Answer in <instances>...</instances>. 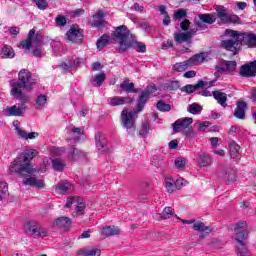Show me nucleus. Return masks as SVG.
I'll return each mask as SVG.
<instances>
[{"label":"nucleus","mask_w":256,"mask_h":256,"mask_svg":"<svg viewBox=\"0 0 256 256\" xmlns=\"http://www.w3.org/2000/svg\"><path fill=\"white\" fill-rule=\"evenodd\" d=\"M215 9L216 13L218 14V18L221 20L222 23H225V20L229 15L227 8H225V6L218 5Z\"/></svg>","instance_id":"obj_36"},{"label":"nucleus","mask_w":256,"mask_h":256,"mask_svg":"<svg viewBox=\"0 0 256 256\" xmlns=\"http://www.w3.org/2000/svg\"><path fill=\"white\" fill-rule=\"evenodd\" d=\"M210 143L212 145L213 148L217 147V145H219V138L217 137H212L210 139Z\"/></svg>","instance_id":"obj_63"},{"label":"nucleus","mask_w":256,"mask_h":256,"mask_svg":"<svg viewBox=\"0 0 256 256\" xmlns=\"http://www.w3.org/2000/svg\"><path fill=\"white\" fill-rule=\"evenodd\" d=\"M71 205H75L77 215H85V202L82 198L77 196L68 198L65 207L69 209Z\"/></svg>","instance_id":"obj_11"},{"label":"nucleus","mask_w":256,"mask_h":256,"mask_svg":"<svg viewBox=\"0 0 256 256\" xmlns=\"http://www.w3.org/2000/svg\"><path fill=\"white\" fill-rule=\"evenodd\" d=\"M246 109L247 103H245V101H239L234 112V117H236L237 119H245Z\"/></svg>","instance_id":"obj_26"},{"label":"nucleus","mask_w":256,"mask_h":256,"mask_svg":"<svg viewBox=\"0 0 256 256\" xmlns=\"http://www.w3.org/2000/svg\"><path fill=\"white\" fill-rule=\"evenodd\" d=\"M193 124V118H180L173 124L174 133L183 132L186 137L190 139L195 137V132L193 128H190Z\"/></svg>","instance_id":"obj_8"},{"label":"nucleus","mask_w":256,"mask_h":256,"mask_svg":"<svg viewBox=\"0 0 256 256\" xmlns=\"http://www.w3.org/2000/svg\"><path fill=\"white\" fill-rule=\"evenodd\" d=\"M194 160L198 163L199 167H208V165H211V156L205 154L202 150L196 153Z\"/></svg>","instance_id":"obj_18"},{"label":"nucleus","mask_w":256,"mask_h":256,"mask_svg":"<svg viewBox=\"0 0 256 256\" xmlns=\"http://www.w3.org/2000/svg\"><path fill=\"white\" fill-rule=\"evenodd\" d=\"M103 17H105V12L101 10L94 14V21L92 23L93 27H103V25H105V20L103 19Z\"/></svg>","instance_id":"obj_31"},{"label":"nucleus","mask_w":256,"mask_h":256,"mask_svg":"<svg viewBox=\"0 0 256 256\" xmlns=\"http://www.w3.org/2000/svg\"><path fill=\"white\" fill-rule=\"evenodd\" d=\"M54 227H59V229H63L67 231L71 227V218L69 217H60L54 220L53 222Z\"/></svg>","instance_id":"obj_21"},{"label":"nucleus","mask_w":256,"mask_h":256,"mask_svg":"<svg viewBox=\"0 0 256 256\" xmlns=\"http://www.w3.org/2000/svg\"><path fill=\"white\" fill-rule=\"evenodd\" d=\"M187 16V11L183 10V9H180V10H177L175 13H174V19H183V17H186Z\"/></svg>","instance_id":"obj_54"},{"label":"nucleus","mask_w":256,"mask_h":256,"mask_svg":"<svg viewBox=\"0 0 256 256\" xmlns=\"http://www.w3.org/2000/svg\"><path fill=\"white\" fill-rule=\"evenodd\" d=\"M51 161L54 171H63V169L65 168V162H63L61 159L56 158Z\"/></svg>","instance_id":"obj_41"},{"label":"nucleus","mask_w":256,"mask_h":256,"mask_svg":"<svg viewBox=\"0 0 256 256\" xmlns=\"http://www.w3.org/2000/svg\"><path fill=\"white\" fill-rule=\"evenodd\" d=\"M24 231H26L31 237L37 239V237H47L49 231L37 224L35 221L26 222L24 225Z\"/></svg>","instance_id":"obj_9"},{"label":"nucleus","mask_w":256,"mask_h":256,"mask_svg":"<svg viewBox=\"0 0 256 256\" xmlns=\"http://www.w3.org/2000/svg\"><path fill=\"white\" fill-rule=\"evenodd\" d=\"M23 184L36 187V189H43L45 187L43 180H38L35 177L24 178Z\"/></svg>","instance_id":"obj_25"},{"label":"nucleus","mask_w":256,"mask_h":256,"mask_svg":"<svg viewBox=\"0 0 256 256\" xmlns=\"http://www.w3.org/2000/svg\"><path fill=\"white\" fill-rule=\"evenodd\" d=\"M47 105V95L40 94L37 96L35 100V108L36 109H43Z\"/></svg>","instance_id":"obj_38"},{"label":"nucleus","mask_w":256,"mask_h":256,"mask_svg":"<svg viewBox=\"0 0 256 256\" xmlns=\"http://www.w3.org/2000/svg\"><path fill=\"white\" fill-rule=\"evenodd\" d=\"M32 1L41 11H45V9L49 7V3L47 2V0H32Z\"/></svg>","instance_id":"obj_45"},{"label":"nucleus","mask_w":256,"mask_h":256,"mask_svg":"<svg viewBox=\"0 0 256 256\" xmlns=\"http://www.w3.org/2000/svg\"><path fill=\"white\" fill-rule=\"evenodd\" d=\"M196 75H197V72H195V70H190L184 73V77L186 79H192V77H196Z\"/></svg>","instance_id":"obj_58"},{"label":"nucleus","mask_w":256,"mask_h":256,"mask_svg":"<svg viewBox=\"0 0 256 256\" xmlns=\"http://www.w3.org/2000/svg\"><path fill=\"white\" fill-rule=\"evenodd\" d=\"M61 68L63 69V71H66V73H69V71L73 69V62L70 61L68 63H62Z\"/></svg>","instance_id":"obj_55"},{"label":"nucleus","mask_w":256,"mask_h":256,"mask_svg":"<svg viewBox=\"0 0 256 256\" xmlns=\"http://www.w3.org/2000/svg\"><path fill=\"white\" fill-rule=\"evenodd\" d=\"M120 89L126 91V93H139V90L135 88V84L133 82L129 83V80H124L120 84Z\"/></svg>","instance_id":"obj_30"},{"label":"nucleus","mask_w":256,"mask_h":256,"mask_svg":"<svg viewBox=\"0 0 256 256\" xmlns=\"http://www.w3.org/2000/svg\"><path fill=\"white\" fill-rule=\"evenodd\" d=\"M13 127H14V129L16 131V135H17V137H19V139H25L26 141H28V139H37V137H39V133H37V132L28 133L23 128H21V123H19V121H14Z\"/></svg>","instance_id":"obj_12"},{"label":"nucleus","mask_w":256,"mask_h":256,"mask_svg":"<svg viewBox=\"0 0 256 256\" xmlns=\"http://www.w3.org/2000/svg\"><path fill=\"white\" fill-rule=\"evenodd\" d=\"M214 99L221 105L222 107H227V94L221 91H214L212 92Z\"/></svg>","instance_id":"obj_32"},{"label":"nucleus","mask_w":256,"mask_h":256,"mask_svg":"<svg viewBox=\"0 0 256 256\" xmlns=\"http://www.w3.org/2000/svg\"><path fill=\"white\" fill-rule=\"evenodd\" d=\"M199 19H201L208 25H213L217 18L213 14H200Z\"/></svg>","instance_id":"obj_40"},{"label":"nucleus","mask_w":256,"mask_h":256,"mask_svg":"<svg viewBox=\"0 0 256 256\" xmlns=\"http://www.w3.org/2000/svg\"><path fill=\"white\" fill-rule=\"evenodd\" d=\"M27 109V106L25 104H20V105H13V106H7L3 110V114L6 117H23L25 115V111Z\"/></svg>","instance_id":"obj_10"},{"label":"nucleus","mask_w":256,"mask_h":256,"mask_svg":"<svg viewBox=\"0 0 256 256\" xmlns=\"http://www.w3.org/2000/svg\"><path fill=\"white\" fill-rule=\"evenodd\" d=\"M187 110L189 113H192V115H197V113H200L201 111V106H199L197 103H193L188 106Z\"/></svg>","instance_id":"obj_49"},{"label":"nucleus","mask_w":256,"mask_h":256,"mask_svg":"<svg viewBox=\"0 0 256 256\" xmlns=\"http://www.w3.org/2000/svg\"><path fill=\"white\" fill-rule=\"evenodd\" d=\"M64 152H65V150L63 148H53L50 153H51V155H55L56 157H58L59 155H61Z\"/></svg>","instance_id":"obj_56"},{"label":"nucleus","mask_w":256,"mask_h":256,"mask_svg":"<svg viewBox=\"0 0 256 256\" xmlns=\"http://www.w3.org/2000/svg\"><path fill=\"white\" fill-rule=\"evenodd\" d=\"M158 111H171V105L165 104L163 101H158L156 104Z\"/></svg>","instance_id":"obj_51"},{"label":"nucleus","mask_w":256,"mask_h":256,"mask_svg":"<svg viewBox=\"0 0 256 256\" xmlns=\"http://www.w3.org/2000/svg\"><path fill=\"white\" fill-rule=\"evenodd\" d=\"M107 43H109V36L104 34L101 38L97 40V49L101 51L104 47H107Z\"/></svg>","instance_id":"obj_42"},{"label":"nucleus","mask_w":256,"mask_h":256,"mask_svg":"<svg viewBox=\"0 0 256 256\" xmlns=\"http://www.w3.org/2000/svg\"><path fill=\"white\" fill-rule=\"evenodd\" d=\"M66 37L72 43H81L83 41V31L77 26H72L66 33Z\"/></svg>","instance_id":"obj_14"},{"label":"nucleus","mask_w":256,"mask_h":256,"mask_svg":"<svg viewBox=\"0 0 256 256\" xmlns=\"http://www.w3.org/2000/svg\"><path fill=\"white\" fill-rule=\"evenodd\" d=\"M179 221L186 225H193L194 231H198L199 233H211V228L209 226H205V223L201 221L195 222V219H190V220H184L181 218H178Z\"/></svg>","instance_id":"obj_13"},{"label":"nucleus","mask_w":256,"mask_h":256,"mask_svg":"<svg viewBox=\"0 0 256 256\" xmlns=\"http://www.w3.org/2000/svg\"><path fill=\"white\" fill-rule=\"evenodd\" d=\"M132 11H145V8L141 5H139V3H135L133 6H132Z\"/></svg>","instance_id":"obj_59"},{"label":"nucleus","mask_w":256,"mask_h":256,"mask_svg":"<svg viewBox=\"0 0 256 256\" xmlns=\"http://www.w3.org/2000/svg\"><path fill=\"white\" fill-rule=\"evenodd\" d=\"M197 33V30H190L188 32H181V33H176L174 35V39L176 43H184L185 41H189L193 35Z\"/></svg>","instance_id":"obj_22"},{"label":"nucleus","mask_w":256,"mask_h":256,"mask_svg":"<svg viewBox=\"0 0 256 256\" xmlns=\"http://www.w3.org/2000/svg\"><path fill=\"white\" fill-rule=\"evenodd\" d=\"M95 141L98 151L107 149V138L102 133H97L95 135Z\"/></svg>","instance_id":"obj_28"},{"label":"nucleus","mask_w":256,"mask_h":256,"mask_svg":"<svg viewBox=\"0 0 256 256\" xmlns=\"http://www.w3.org/2000/svg\"><path fill=\"white\" fill-rule=\"evenodd\" d=\"M194 23L199 31H205L207 29V24L198 16V19L196 18L194 20Z\"/></svg>","instance_id":"obj_50"},{"label":"nucleus","mask_w":256,"mask_h":256,"mask_svg":"<svg viewBox=\"0 0 256 256\" xmlns=\"http://www.w3.org/2000/svg\"><path fill=\"white\" fill-rule=\"evenodd\" d=\"M55 22L58 27H65V25H67V18H65V16L59 15L56 17Z\"/></svg>","instance_id":"obj_52"},{"label":"nucleus","mask_w":256,"mask_h":256,"mask_svg":"<svg viewBox=\"0 0 256 256\" xmlns=\"http://www.w3.org/2000/svg\"><path fill=\"white\" fill-rule=\"evenodd\" d=\"M224 23H241V18L235 14H228Z\"/></svg>","instance_id":"obj_47"},{"label":"nucleus","mask_w":256,"mask_h":256,"mask_svg":"<svg viewBox=\"0 0 256 256\" xmlns=\"http://www.w3.org/2000/svg\"><path fill=\"white\" fill-rule=\"evenodd\" d=\"M38 155L39 151L37 149L24 150L23 153L18 155V157H16V159L10 164V173H17L18 175H21V177H23L25 173H35V168H33L30 161Z\"/></svg>","instance_id":"obj_4"},{"label":"nucleus","mask_w":256,"mask_h":256,"mask_svg":"<svg viewBox=\"0 0 256 256\" xmlns=\"http://www.w3.org/2000/svg\"><path fill=\"white\" fill-rule=\"evenodd\" d=\"M1 55L5 59H13V57H15V51L11 46H4L2 48Z\"/></svg>","instance_id":"obj_39"},{"label":"nucleus","mask_w":256,"mask_h":256,"mask_svg":"<svg viewBox=\"0 0 256 256\" xmlns=\"http://www.w3.org/2000/svg\"><path fill=\"white\" fill-rule=\"evenodd\" d=\"M188 61L191 67H194V65H201V63H205L206 61H211V56L208 52H201L192 56Z\"/></svg>","instance_id":"obj_15"},{"label":"nucleus","mask_w":256,"mask_h":256,"mask_svg":"<svg viewBox=\"0 0 256 256\" xmlns=\"http://www.w3.org/2000/svg\"><path fill=\"white\" fill-rule=\"evenodd\" d=\"M191 67V63L189 60L179 62L174 64L173 69L177 71V73H183V71H186V69H189Z\"/></svg>","instance_id":"obj_37"},{"label":"nucleus","mask_w":256,"mask_h":256,"mask_svg":"<svg viewBox=\"0 0 256 256\" xmlns=\"http://www.w3.org/2000/svg\"><path fill=\"white\" fill-rule=\"evenodd\" d=\"M78 255L82 256H101V249L95 247H84L78 250Z\"/></svg>","instance_id":"obj_24"},{"label":"nucleus","mask_w":256,"mask_h":256,"mask_svg":"<svg viewBox=\"0 0 256 256\" xmlns=\"http://www.w3.org/2000/svg\"><path fill=\"white\" fill-rule=\"evenodd\" d=\"M201 87H207V83H205L203 80H200L196 85H186L182 88V91H185L186 93H194V91H197V89H201Z\"/></svg>","instance_id":"obj_33"},{"label":"nucleus","mask_w":256,"mask_h":256,"mask_svg":"<svg viewBox=\"0 0 256 256\" xmlns=\"http://www.w3.org/2000/svg\"><path fill=\"white\" fill-rule=\"evenodd\" d=\"M155 91H157V87L155 85H149L147 89L140 95L136 110H122L120 120L122 127L128 131L129 135H133L135 133V119H137L139 113L145 109L147 99H149V97H153Z\"/></svg>","instance_id":"obj_1"},{"label":"nucleus","mask_w":256,"mask_h":256,"mask_svg":"<svg viewBox=\"0 0 256 256\" xmlns=\"http://www.w3.org/2000/svg\"><path fill=\"white\" fill-rule=\"evenodd\" d=\"M175 185H176V189H181V187H185L186 185H189V182L184 178H178L175 181Z\"/></svg>","instance_id":"obj_53"},{"label":"nucleus","mask_w":256,"mask_h":256,"mask_svg":"<svg viewBox=\"0 0 256 256\" xmlns=\"http://www.w3.org/2000/svg\"><path fill=\"white\" fill-rule=\"evenodd\" d=\"M37 85V79L33 78L31 71L28 69H22L18 73V81L13 80L11 82V96L15 97L19 101H27V96L23 91H33Z\"/></svg>","instance_id":"obj_3"},{"label":"nucleus","mask_w":256,"mask_h":256,"mask_svg":"<svg viewBox=\"0 0 256 256\" xmlns=\"http://www.w3.org/2000/svg\"><path fill=\"white\" fill-rule=\"evenodd\" d=\"M234 231L236 233L237 255L250 256L247 243L245 242V239H247V222H238L234 227Z\"/></svg>","instance_id":"obj_5"},{"label":"nucleus","mask_w":256,"mask_h":256,"mask_svg":"<svg viewBox=\"0 0 256 256\" xmlns=\"http://www.w3.org/2000/svg\"><path fill=\"white\" fill-rule=\"evenodd\" d=\"M237 67V62L223 60L219 66H216L217 73H231Z\"/></svg>","instance_id":"obj_17"},{"label":"nucleus","mask_w":256,"mask_h":256,"mask_svg":"<svg viewBox=\"0 0 256 256\" xmlns=\"http://www.w3.org/2000/svg\"><path fill=\"white\" fill-rule=\"evenodd\" d=\"M41 45H43V36L41 34L35 35V30L32 29L28 33V39L26 41L20 42L19 48L29 51V49L33 47V55L35 57H41Z\"/></svg>","instance_id":"obj_6"},{"label":"nucleus","mask_w":256,"mask_h":256,"mask_svg":"<svg viewBox=\"0 0 256 256\" xmlns=\"http://www.w3.org/2000/svg\"><path fill=\"white\" fill-rule=\"evenodd\" d=\"M225 35L226 37H231V39L222 41L221 45L226 51H231L233 55L239 53L241 45L256 47V34L239 33L238 31L227 29Z\"/></svg>","instance_id":"obj_2"},{"label":"nucleus","mask_w":256,"mask_h":256,"mask_svg":"<svg viewBox=\"0 0 256 256\" xmlns=\"http://www.w3.org/2000/svg\"><path fill=\"white\" fill-rule=\"evenodd\" d=\"M174 165L176 169H180L181 171H183V169H185V167L187 166V158H183V157L176 158L174 161Z\"/></svg>","instance_id":"obj_43"},{"label":"nucleus","mask_w":256,"mask_h":256,"mask_svg":"<svg viewBox=\"0 0 256 256\" xmlns=\"http://www.w3.org/2000/svg\"><path fill=\"white\" fill-rule=\"evenodd\" d=\"M73 189H75V187L68 181H63L56 185V193H58V195H66V193H71Z\"/></svg>","instance_id":"obj_20"},{"label":"nucleus","mask_w":256,"mask_h":256,"mask_svg":"<svg viewBox=\"0 0 256 256\" xmlns=\"http://www.w3.org/2000/svg\"><path fill=\"white\" fill-rule=\"evenodd\" d=\"M71 62H72L73 67L83 65V59H81V58H75Z\"/></svg>","instance_id":"obj_61"},{"label":"nucleus","mask_w":256,"mask_h":256,"mask_svg":"<svg viewBox=\"0 0 256 256\" xmlns=\"http://www.w3.org/2000/svg\"><path fill=\"white\" fill-rule=\"evenodd\" d=\"M229 149H230V157L231 159H238L239 158V150L241 147L237 144L236 141L229 142Z\"/></svg>","instance_id":"obj_34"},{"label":"nucleus","mask_w":256,"mask_h":256,"mask_svg":"<svg viewBox=\"0 0 256 256\" xmlns=\"http://www.w3.org/2000/svg\"><path fill=\"white\" fill-rule=\"evenodd\" d=\"M108 105L110 107H119L121 105H127L129 103H133V100L130 97H121V96H114L107 99Z\"/></svg>","instance_id":"obj_16"},{"label":"nucleus","mask_w":256,"mask_h":256,"mask_svg":"<svg viewBox=\"0 0 256 256\" xmlns=\"http://www.w3.org/2000/svg\"><path fill=\"white\" fill-rule=\"evenodd\" d=\"M128 45L129 49L130 47H133L138 53H145L147 51V46L141 42H138L135 37L131 38V40L128 42Z\"/></svg>","instance_id":"obj_29"},{"label":"nucleus","mask_w":256,"mask_h":256,"mask_svg":"<svg viewBox=\"0 0 256 256\" xmlns=\"http://www.w3.org/2000/svg\"><path fill=\"white\" fill-rule=\"evenodd\" d=\"M100 233L103 237H111L113 235H119L121 230L117 226H106L102 228Z\"/></svg>","instance_id":"obj_27"},{"label":"nucleus","mask_w":256,"mask_h":256,"mask_svg":"<svg viewBox=\"0 0 256 256\" xmlns=\"http://www.w3.org/2000/svg\"><path fill=\"white\" fill-rule=\"evenodd\" d=\"M207 127H209V122H201L199 124V131H207Z\"/></svg>","instance_id":"obj_60"},{"label":"nucleus","mask_w":256,"mask_h":256,"mask_svg":"<svg viewBox=\"0 0 256 256\" xmlns=\"http://www.w3.org/2000/svg\"><path fill=\"white\" fill-rule=\"evenodd\" d=\"M173 215V209L171 207H165L160 214L161 219H169Z\"/></svg>","instance_id":"obj_48"},{"label":"nucleus","mask_w":256,"mask_h":256,"mask_svg":"<svg viewBox=\"0 0 256 256\" xmlns=\"http://www.w3.org/2000/svg\"><path fill=\"white\" fill-rule=\"evenodd\" d=\"M9 199V186L7 182H0V201H7Z\"/></svg>","instance_id":"obj_35"},{"label":"nucleus","mask_w":256,"mask_h":256,"mask_svg":"<svg viewBox=\"0 0 256 256\" xmlns=\"http://www.w3.org/2000/svg\"><path fill=\"white\" fill-rule=\"evenodd\" d=\"M240 75L242 77H255L256 75V60L250 64L243 65L240 68Z\"/></svg>","instance_id":"obj_19"},{"label":"nucleus","mask_w":256,"mask_h":256,"mask_svg":"<svg viewBox=\"0 0 256 256\" xmlns=\"http://www.w3.org/2000/svg\"><path fill=\"white\" fill-rule=\"evenodd\" d=\"M165 187L168 193H173V191H175V188H177V186L175 185V180L173 178H166Z\"/></svg>","instance_id":"obj_44"},{"label":"nucleus","mask_w":256,"mask_h":256,"mask_svg":"<svg viewBox=\"0 0 256 256\" xmlns=\"http://www.w3.org/2000/svg\"><path fill=\"white\" fill-rule=\"evenodd\" d=\"M93 81L96 83L95 87H101L103 85V82L105 81V74L101 73L94 76Z\"/></svg>","instance_id":"obj_46"},{"label":"nucleus","mask_w":256,"mask_h":256,"mask_svg":"<svg viewBox=\"0 0 256 256\" xmlns=\"http://www.w3.org/2000/svg\"><path fill=\"white\" fill-rule=\"evenodd\" d=\"M10 34L16 37V35H19V28L18 27H11L9 28Z\"/></svg>","instance_id":"obj_62"},{"label":"nucleus","mask_w":256,"mask_h":256,"mask_svg":"<svg viewBox=\"0 0 256 256\" xmlns=\"http://www.w3.org/2000/svg\"><path fill=\"white\" fill-rule=\"evenodd\" d=\"M85 157H87V154L77 148H71L68 152V159L70 161H80V159H85Z\"/></svg>","instance_id":"obj_23"},{"label":"nucleus","mask_w":256,"mask_h":256,"mask_svg":"<svg viewBox=\"0 0 256 256\" xmlns=\"http://www.w3.org/2000/svg\"><path fill=\"white\" fill-rule=\"evenodd\" d=\"M191 22H189L188 19H185L184 21H182L180 23V27L183 31H187V29H189V25H190Z\"/></svg>","instance_id":"obj_57"},{"label":"nucleus","mask_w":256,"mask_h":256,"mask_svg":"<svg viewBox=\"0 0 256 256\" xmlns=\"http://www.w3.org/2000/svg\"><path fill=\"white\" fill-rule=\"evenodd\" d=\"M112 37L115 43H118L119 45L117 48L119 53H125V51L129 49V42L133 39V37H129V31L125 25L118 27Z\"/></svg>","instance_id":"obj_7"},{"label":"nucleus","mask_w":256,"mask_h":256,"mask_svg":"<svg viewBox=\"0 0 256 256\" xmlns=\"http://www.w3.org/2000/svg\"><path fill=\"white\" fill-rule=\"evenodd\" d=\"M179 145V142L177 141V140H172V141H170V143H169V147L171 148V149H177V146Z\"/></svg>","instance_id":"obj_64"}]
</instances>
